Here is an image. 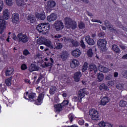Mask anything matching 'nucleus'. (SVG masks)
Segmentation results:
<instances>
[{
  "label": "nucleus",
  "instance_id": "nucleus-1",
  "mask_svg": "<svg viewBox=\"0 0 127 127\" xmlns=\"http://www.w3.org/2000/svg\"><path fill=\"white\" fill-rule=\"evenodd\" d=\"M37 30L39 32L43 33V34H46L49 32L50 30V24L48 23L39 24L36 27Z\"/></svg>",
  "mask_w": 127,
  "mask_h": 127
},
{
  "label": "nucleus",
  "instance_id": "nucleus-2",
  "mask_svg": "<svg viewBox=\"0 0 127 127\" xmlns=\"http://www.w3.org/2000/svg\"><path fill=\"white\" fill-rule=\"evenodd\" d=\"M37 42L38 44H39L40 45L41 44H44L51 49H53L54 48L53 45H52V44H51V42L49 41V40L46 39V38H45L44 37H41L37 40Z\"/></svg>",
  "mask_w": 127,
  "mask_h": 127
},
{
  "label": "nucleus",
  "instance_id": "nucleus-3",
  "mask_svg": "<svg viewBox=\"0 0 127 127\" xmlns=\"http://www.w3.org/2000/svg\"><path fill=\"white\" fill-rule=\"evenodd\" d=\"M65 27L67 28H71V29H75L77 28V23L72 21L71 18L66 17L64 18Z\"/></svg>",
  "mask_w": 127,
  "mask_h": 127
},
{
  "label": "nucleus",
  "instance_id": "nucleus-4",
  "mask_svg": "<svg viewBox=\"0 0 127 127\" xmlns=\"http://www.w3.org/2000/svg\"><path fill=\"white\" fill-rule=\"evenodd\" d=\"M89 115L91 116V119L93 121H98L100 119V115H99V112L95 109L90 110L89 112Z\"/></svg>",
  "mask_w": 127,
  "mask_h": 127
},
{
  "label": "nucleus",
  "instance_id": "nucleus-5",
  "mask_svg": "<svg viewBox=\"0 0 127 127\" xmlns=\"http://www.w3.org/2000/svg\"><path fill=\"white\" fill-rule=\"evenodd\" d=\"M37 11L38 12L36 14V17L37 19L39 20H44L46 18V16L43 9L41 8H38Z\"/></svg>",
  "mask_w": 127,
  "mask_h": 127
},
{
  "label": "nucleus",
  "instance_id": "nucleus-6",
  "mask_svg": "<svg viewBox=\"0 0 127 127\" xmlns=\"http://www.w3.org/2000/svg\"><path fill=\"white\" fill-rule=\"evenodd\" d=\"M17 37L19 38V42L21 43L25 44L27 42H28L29 38L26 34H23L22 33H19L17 35Z\"/></svg>",
  "mask_w": 127,
  "mask_h": 127
},
{
  "label": "nucleus",
  "instance_id": "nucleus-7",
  "mask_svg": "<svg viewBox=\"0 0 127 127\" xmlns=\"http://www.w3.org/2000/svg\"><path fill=\"white\" fill-rule=\"evenodd\" d=\"M54 27L57 31H60V30H62L64 28V25L62 21L57 20L54 23Z\"/></svg>",
  "mask_w": 127,
  "mask_h": 127
},
{
  "label": "nucleus",
  "instance_id": "nucleus-8",
  "mask_svg": "<svg viewBox=\"0 0 127 127\" xmlns=\"http://www.w3.org/2000/svg\"><path fill=\"white\" fill-rule=\"evenodd\" d=\"M44 61L46 62L44 63V64L42 65V67L43 68H46V67L52 66V65H53V63H54V61H53V59L51 58H50V59L45 58Z\"/></svg>",
  "mask_w": 127,
  "mask_h": 127
},
{
  "label": "nucleus",
  "instance_id": "nucleus-9",
  "mask_svg": "<svg viewBox=\"0 0 127 127\" xmlns=\"http://www.w3.org/2000/svg\"><path fill=\"white\" fill-rule=\"evenodd\" d=\"M97 45L100 49H105L107 46V41L104 39H100L97 41Z\"/></svg>",
  "mask_w": 127,
  "mask_h": 127
},
{
  "label": "nucleus",
  "instance_id": "nucleus-10",
  "mask_svg": "<svg viewBox=\"0 0 127 127\" xmlns=\"http://www.w3.org/2000/svg\"><path fill=\"white\" fill-rule=\"evenodd\" d=\"M104 24L105 26L108 28V30H110L111 32H117V29L114 28V26L110 22V21L108 20H105L104 22Z\"/></svg>",
  "mask_w": 127,
  "mask_h": 127
},
{
  "label": "nucleus",
  "instance_id": "nucleus-11",
  "mask_svg": "<svg viewBox=\"0 0 127 127\" xmlns=\"http://www.w3.org/2000/svg\"><path fill=\"white\" fill-rule=\"evenodd\" d=\"M6 25V21L3 19H0V34H2L4 29H5V25Z\"/></svg>",
  "mask_w": 127,
  "mask_h": 127
},
{
  "label": "nucleus",
  "instance_id": "nucleus-12",
  "mask_svg": "<svg viewBox=\"0 0 127 127\" xmlns=\"http://www.w3.org/2000/svg\"><path fill=\"white\" fill-rule=\"evenodd\" d=\"M27 95L29 99V101H35V99H36V94H35V93H31L28 95V92H27L25 94H24V98L25 99H27L26 98Z\"/></svg>",
  "mask_w": 127,
  "mask_h": 127
},
{
  "label": "nucleus",
  "instance_id": "nucleus-13",
  "mask_svg": "<svg viewBox=\"0 0 127 127\" xmlns=\"http://www.w3.org/2000/svg\"><path fill=\"white\" fill-rule=\"evenodd\" d=\"M87 94H88V92H87V89H81L78 91V98H80V99H83V98L85 97V95H87Z\"/></svg>",
  "mask_w": 127,
  "mask_h": 127
},
{
  "label": "nucleus",
  "instance_id": "nucleus-14",
  "mask_svg": "<svg viewBox=\"0 0 127 127\" xmlns=\"http://www.w3.org/2000/svg\"><path fill=\"white\" fill-rule=\"evenodd\" d=\"M29 72H34V71H39V67L33 64H31L29 66Z\"/></svg>",
  "mask_w": 127,
  "mask_h": 127
},
{
  "label": "nucleus",
  "instance_id": "nucleus-15",
  "mask_svg": "<svg viewBox=\"0 0 127 127\" xmlns=\"http://www.w3.org/2000/svg\"><path fill=\"white\" fill-rule=\"evenodd\" d=\"M70 64L71 68H72L73 69H75V68L79 66V61H77L75 59H72L71 60Z\"/></svg>",
  "mask_w": 127,
  "mask_h": 127
},
{
  "label": "nucleus",
  "instance_id": "nucleus-16",
  "mask_svg": "<svg viewBox=\"0 0 127 127\" xmlns=\"http://www.w3.org/2000/svg\"><path fill=\"white\" fill-rule=\"evenodd\" d=\"M47 18L48 21L51 22V21H54L57 19V15H56L55 13H52L50 15L48 16Z\"/></svg>",
  "mask_w": 127,
  "mask_h": 127
},
{
  "label": "nucleus",
  "instance_id": "nucleus-17",
  "mask_svg": "<svg viewBox=\"0 0 127 127\" xmlns=\"http://www.w3.org/2000/svg\"><path fill=\"white\" fill-rule=\"evenodd\" d=\"M12 22L13 23H17L19 20V16L17 13H14L12 15Z\"/></svg>",
  "mask_w": 127,
  "mask_h": 127
},
{
  "label": "nucleus",
  "instance_id": "nucleus-18",
  "mask_svg": "<svg viewBox=\"0 0 127 127\" xmlns=\"http://www.w3.org/2000/svg\"><path fill=\"white\" fill-rule=\"evenodd\" d=\"M71 54L73 57L77 58L81 55V51L79 49H76L71 52Z\"/></svg>",
  "mask_w": 127,
  "mask_h": 127
},
{
  "label": "nucleus",
  "instance_id": "nucleus-19",
  "mask_svg": "<svg viewBox=\"0 0 127 127\" xmlns=\"http://www.w3.org/2000/svg\"><path fill=\"white\" fill-rule=\"evenodd\" d=\"M26 17L28 20H30V22H31V23H33L36 21L35 17L31 14L26 15Z\"/></svg>",
  "mask_w": 127,
  "mask_h": 127
},
{
  "label": "nucleus",
  "instance_id": "nucleus-20",
  "mask_svg": "<svg viewBox=\"0 0 127 127\" xmlns=\"http://www.w3.org/2000/svg\"><path fill=\"white\" fill-rule=\"evenodd\" d=\"M69 56V52L67 51H63L61 53V58L63 59V61H65L67 60Z\"/></svg>",
  "mask_w": 127,
  "mask_h": 127
},
{
  "label": "nucleus",
  "instance_id": "nucleus-21",
  "mask_svg": "<svg viewBox=\"0 0 127 127\" xmlns=\"http://www.w3.org/2000/svg\"><path fill=\"white\" fill-rule=\"evenodd\" d=\"M54 108L56 113H60V112L63 110V106L61 104L55 105Z\"/></svg>",
  "mask_w": 127,
  "mask_h": 127
},
{
  "label": "nucleus",
  "instance_id": "nucleus-22",
  "mask_svg": "<svg viewBox=\"0 0 127 127\" xmlns=\"http://www.w3.org/2000/svg\"><path fill=\"white\" fill-rule=\"evenodd\" d=\"M81 77H82V73L80 71H77L74 73L73 78L75 82H79Z\"/></svg>",
  "mask_w": 127,
  "mask_h": 127
},
{
  "label": "nucleus",
  "instance_id": "nucleus-23",
  "mask_svg": "<svg viewBox=\"0 0 127 127\" xmlns=\"http://www.w3.org/2000/svg\"><path fill=\"white\" fill-rule=\"evenodd\" d=\"M85 41L89 44V45H94L95 44V41L90 36H87L85 37Z\"/></svg>",
  "mask_w": 127,
  "mask_h": 127
},
{
  "label": "nucleus",
  "instance_id": "nucleus-24",
  "mask_svg": "<svg viewBox=\"0 0 127 127\" xmlns=\"http://www.w3.org/2000/svg\"><path fill=\"white\" fill-rule=\"evenodd\" d=\"M109 102H110V99L109 97L107 96H105L101 100V105H102V106H106V105H107Z\"/></svg>",
  "mask_w": 127,
  "mask_h": 127
},
{
  "label": "nucleus",
  "instance_id": "nucleus-25",
  "mask_svg": "<svg viewBox=\"0 0 127 127\" xmlns=\"http://www.w3.org/2000/svg\"><path fill=\"white\" fill-rule=\"evenodd\" d=\"M88 69H89L90 72H93L94 73H97V71H98V68H97V66H96V65H94V64L89 65V66L88 67Z\"/></svg>",
  "mask_w": 127,
  "mask_h": 127
},
{
  "label": "nucleus",
  "instance_id": "nucleus-26",
  "mask_svg": "<svg viewBox=\"0 0 127 127\" xmlns=\"http://www.w3.org/2000/svg\"><path fill=\"white\" fill-rule=\"evenodd\" d=\"M43 98H44V93H42L39 94L37 99L38 102H35V104L36 105H40V103H41V102L43 100Z\"/></svg>",
  "mask_w": 127,
  "mask_h": 127
},
{
  "label": "nucleus",
  "instance_id": "nucleus-27",
  "mask_svg": "<svg viewBox=\"0 0 127 127\" xmlns=\"http://www.w3.org/2000/svg\"><path fill=\"white\" fill-rule=\"evenodd\" d=\"M3 19H8L9 18V13H8V9H6L3 12Z\"/></svg>",
  "mask_w": 127,
  "mask_h": 127
},
{
  "label": "nucleus",
  "instance_id": "nucleus-28",
  "mask_svg": "<svg viewBox=\"0 0 127 127\" xmlns=\"http://www.w3.org/2000/svg\"><path fill=\"white\" fill-rule=\"evenodd\" d=\"M55 5H56V3L54 1L50 0L47 2V7H48V8L54 7Z\"/></svg>",
  "mask_w": 127,
  "mask_h": 127
},
{
  "label": "nucleus",
  "instance_id": "nucleus-29",
  "mask_svg": "<svg viewBox=\"0 0 127 127\" xmlns=\"http://www.w3.org/2000/svg\"><path fill=\"white\" fill-rule=\"evenodd\" d=\"M54 46L55 47L54 49H61L63 47V44L62 43L57 42L54 43Z\"/></svg>",
  "mask_w": 127,
  "mask_h": 127
},
{
  "label": "nucleus",
  "instance_id": "nucleus-30",
  "mask_svg": "<svg viewBox=\"0 0 127 127\" xmlns=\"http://www.w3.org/2000/svg\"><path fill=\"white\" fill-rule=\"evenodd\" d=\"M112 50L115 53L119 54L121 53V50L119 47H118V46L117 45H112Z\"/></svg>",
  "mask_w": 127,
  "mask_h": 127
},
{
  "label": "nucleus",
  "instance_id": "nucleus-31",
  "mask_svg": "<svg viewBox=\"0 0 127 127\" xmlns=\"http://www.w3.org/2000/svg\"><path fill=\"white\" fill-rule=\"evenodd\" d=\"M14 70L13 68L10 67L9 68H7V70L5 71V75L7 77L8 76H10L12 73H13V71Z\"/></svg>",
  "mask_w": 127,
  "mask_h": 127
},
{
  "label": "nucleus",
  "instance_id": "nucleus-32",
  "mask_svg": "<svg viewBox=\"0 0 127 127\" xmlns=\"http://www.w3.org/2000/svg\"><path fill=\"white\" fill-rule=\"evenodd\" d=\"M97 76L98 82H102L104 80L105 76L103 73H98Z\"/></svg>",
  "mask_w": 127,
  "mask_h": 127
},
{
  "label": "nucleus",
  "instance_id": "nucleus-33",
  "mask_svg": "<svg viewBox=\"0 0 127 127\" xmlns=\"http://www.w3.org/2000/svg\"><path fill=\"white\" fill-rule=\"evenodd\" d=\"M56 90H57V88H56V86H51L50 89V94L52 96H53L55 93H56Z\"/></svg>",
  "mask_w": 127,
  "mask_h": 127
},
{
  "label": "nucleus",
  "instance_id": "nucleus-34",
  "mask_svg": "<svg viewBox=\"0 0 127 127\" xmlns=\"http://www.w3.org/2000/svg\"><path fill=\"white\" fill-rule=\"evenodd\" d=\"M99 89L101 91H102V90H105V91L109 90V87H108V86H107L104 83H102V84H101L99 87Z\"/></svg>",
  "mask_w": 127,
  "mask_h": 127
},
{
  "label": "nucleus",
  "instance_id": "nucleus-35",
  "mask_svg": "<svg viewBox=\"0 0 127 127\" xmlns=\"http://www.w3.org/2000/svg\"><path fill=\"white\" fill-rule=\"evenodd\" d=\"M119 105L122 108H125L127 105V101L121 100L120 102Z\"/></svg>",
  "mask_w": 127,
  "mask_h": 127
},
{
  "label": "nucleus",
  "instance_id": "nucleus-36",
  "mask_svg": "<svg viewBox=\"0 0 127 127\" xmlns=\"http://www.w3.org/2000/svg\"><path fill=\"white\" fill-rule=\"evenodd\" d=\"M11 79H12V77H10L5 80V83L6 86H10V85H11Z\"/></svg>",
  "mask_w": 127,
  "mask_h": 127
},
{
  "label": "nucleus",
  "instance_id": "nucleus-37",
  "mask_svg": "<svg viewBox=\"0 0 127 127\" xmlns=\"http://www.w3.org/2000/svg\"><path fill=\"white\" fill-rule=\"evenodd\" d=\"M16 3L19 6H21L24 3V0H16Z\"/></svg>",
  "mask_w": 127,
  "mask_h": 127
},
{
  "label": "nucleus",
  "instance_id": "nucleus-38",
  "mask_svg": "<svg viewBox=\"0 0 127 127\" xmlns=\"http://www.w3.org/2000/svg\"><path fill=\"white\" fill-rule=\"evenodd\" d=\"M87 69H88V64H87V63H85L84 65L82 67L81 70L82 72H85V71H86Z\"/></svg>",
  "mask_w": 127,
  "mask_h": 127
},
{
  "label": "nucleus",
  "instance_id": "nucleus-39",
  "mask_svg": "<svg viewBox=\"0 0 127 127\" xmlns=\"http://www.w3.org/2000/svg\"><path fill=\"white\" fill-rule=\"evenodd\" d=\"M94 53H93V52L92 51L91 49H89L87 51V55L89 56V57H92L93 56Z\"/></svg>",
  "mask_w": 127,
  "mask_h": 127
},
{
  "label": "nucleus",
  "instance_id": "nucleus-40",
  "mask_svg": "<svg viewBox=\"0 0 127 127\" xmlns=\"http://www.w3.org/2000/svg\"><path fill=\"white\" fill-rule=\"evenodd\" d=\"M114 85H115V82L113 80L109 81L107 82V86H108V87H112L114 86Z\"/></svg>",
  "mask_w": 127,
  "mask_h": 127
},
{
  "label": "nucleus",
  "instance_id": "nucleus-41",
  "mask_svg": "<svg viewBox=\"0 0 127 127\" xmlns=\"http://www.w3.org/2000/svg\"><path fill=\"white\" fill-rule=\"evenodd\" d=\"M78 27L80 28V29H83L85 27V24L82 22H80L78 24Z\"/></svg>",
  "mask_w": 127,
  "mask_h": 127
},
{
  "label": "nucleus",
  "instance_id": "nucleus-42",
  "mask_svg": "<svg viewBox=\"0 0 127 127\" xmlns=\"http://www.w3.org/2000/svg\"><path fill=\"white\" fill-rule=\"evenodd\" d=\"M73 100L74 102H79L81 103L82 102V99H81L80 97H79V95L77 97H74Z\"/></svg>",
  "mask_w": 127,
  "mask_h": 127
},
{
  "label": "nucleus",
  "instance_id": "nucleus-43",
  "mask_svg": "<svg viewBox=\"0 0 127 127\" xmlns=\"http://www.w3.org/2000/svg\"><path fill=\"white\" fill-rule=\"evenodd\" d=\"M23 54L25 56H27V55H29L30 54V52L28 51V50H24L23 52Z\"/></svg>",
  "mask_w": 127,
  "mask_h": 127
},
{
  "label": "nucleus",
  "instance_id": "nucleus-44",
  "mask_svg": "<svg viewBox=\"0 0 127 127\" xmlns=\"http://www.w3.org/2000/svg\"><path fill=\"white\" fill-rule=\"evenodd\" d=\"M12 39H13V40H15V41H18V42H19V38L16 37V36L15 35V34L14 33L12 34Z\"/></svg>",
  "mask_w": 127,
  "mask_h": 127
},
{
  "label": "nucleus",
  "instance_id": "nucleus-45",
  "mask_svg": "<svg viewBox=\"0 0 127 127\" xmlns=\"http://www.w3.org/2000/svg\"><path fill=\"white\" fill-rule=\"evenodd\" d=\"M71 43L73 46L78 47L79 45V43L78 42H77V41H76V40H73Z\"/></svg>",
  "mask_w": 127,
  "mask_h": 127
},
{
  "label": "nucleus",
  "instance_id": "nucleus-46",
  "mask_svg": "<svg viewBox=\"0 0 127 127\" xmlns=\"http://www.w3.org/2000/svg\"><path fill=\"white\" fill-rule=\"evenodd\" d=\"M116 88L119 90H123V89H124V86H123V84L119 83L116 85Z\"/></svg>",
  "mask_w": 127,
  "mask_h": 127
},
{
  "label": "nucleus",
  "instance_id": "nucleus-47",
  "mask_svg": "<svg viewBox=\"0 0 127 127\" xmlns=\"http://www.w3.org/2000/svg\"><path fill=\"white\" fill-rule=\"evenodd\" d=\"M5 2L9 6L12 5V0H5Z\"/></svg>",
  "mask_w": 127,
  "mask_h": 127
},
{
  "label": "nucleus",
  "instance_id": "nucleus-48",
  "mask_svg": "<svg viewBox=\"0 0 127 127\" xmlns=\"http://www.w3.org/2000/svg\"><path fill=\"white\" fill-rule=\"evenodd\" d=\"M68 104H69V101L64 100L61 104L62 105V106H63V107H64V106H66V105H68Z\"/></svg>",
  "mask_w": 127,
  "mask_h": 127
},
{
  "label": "nucleus",
  "instance_id": "nucleus-49",
  "mask_svg": "<svg viewBox=\"0 0 127 127\" xmlns=\"http://www.w3.org/2000/svg\"><path fill=\"white\" fill-rule=\"evenodd\" d=\"M111 79H113V74H108L106 77V80H111Z\"/></svg>",
  "mask_w": 127,
  "mask_h": 127
},
{
  "label": "nucleus",
  "instance_id": "nucleus-50",
  "mask_svg": "<svg viewBox=\"0 0 127 127\" xmlns=\"http://www.w3.org/2000/svg\"><path fill=\"white\" fill-rule=\"evenodd\" d=\"M21 70H26L27 69V66L25 64H23L21 66Z\"/></svg>",
  "mask_w": 127,
  "mask_h": 127
},
{
  "label": "nucleus",
  "instance_id": "nucleus-51",
  "mask_svg": "<svg viewBox=\"0 0 127 127\" xmlns=\"http://www.w3.org/2000/svg\"><path fill=\"white\" fill-rule=\"evenodd\" d=\"M2 8H3V2L0 0V12L2 10Z\"/></svg>",
  "mask_w": 127,
  "mask_h": 127
},
{
  "label": "nucleus",
  "instance_id": "nucleus-52",
  "mask_svg": "<svg viewBox=\"0 0 127 127\" xmlns=\"http://www.w3.org/2000/svg\"><path fill=\"white\" fill-rule=\"evenodd\" d=\"M68 118L70 121V123H72L73 122V119H74V116L72 114H69L68 115Z\"/></svg>",
  "mask_w": 127,
  "mask_h": 127
},
{
  "label": "nucleus",
  "instance_id": "nucleus-53",
  "mask_svg": "<svg viewBox=\"0 0 127 127\" xmlns=\"http://www.w3.org/2000/svg\"><path fill=\"white\" fill-rule=\"evenodd\" d=\"M110 70V69H109L106 67H104L102 72L103 73H108V72H109Z\"/></svg>",
  "mask_w": 127,
  "mask_h": 127
},
{
  "label": "nucleus",
  "instance_id": "nucleus-54",
  "mask_svg": "<svg viewBox=\"0 0 127 127\" xmlns=\"http://www.w3.org/2000/svg\"><path fill=\"white\" fill-rule=\"evenodd\" d=\"M105 124H106V123L104 122H101L99 123L98 126H99L100 127H105Z\"/></svg>",
  "mask_w": 127,
  "mask_h": 127
},
{
  "label": "nucleus",
  "instance_id": "nucleus-55",
  "mask_svg": "<svg viewBox=\"0 0 127 127\" xmlns=\"http://www.w3.org/2000/svg\"><path fill=\"white\" fill-rule=\"evenodd\" d=\"M40 58H42V57H41V54H37L36 56H35L34 57V59H40Z\"/></svg>",
  "mask_w": 127,
  "mask_h": 127
},
{
  "label": "nucleus",
  "instance_id": "nucleus-56",
  "mask_svg": "<svg viewBox=\"0 0 127 127\" xmlns=\"http://www.w3.org/2000/svg\"><path fill=\"white\" fill-rule=\"evenodd\" d=\"M91 21H92V22H98V23H100L101 24H102V21L100 20L92 19Z\"/></svg>",
  "mask_w": 127,
  "mask_h": 127
},
{
  "label": "nucleus",
  "instance_id": "nucleus-57",
  "mask_svg": "<svg viewBox=\"0 0 127 127\" xmlns=\"http://www.w3.org/2000/svg\"><path fill=\"white\" fill-rule=\"evenodd\" d=\"M105 66L103 65H99L98 69L100 72H103V70H104V68Z\"/></svg>",
  "mask_w": 127,
  "mask_h": 127
},
{
  "label": "nucleus",
  "instance_id": "nucleus-58",
  "mask_svg": "<svg viewBox=\"0 0 127 127\" xmlns=\"http://www.w3.org/2000/svg\"><path fill=\"white\" fill-rule=\"evenodd\" d=\"M65 40H66V41H67V42H71V43H72V42H73V41L74 40H73L71 38H67L65 39Z\"/></svg>",
  "mask_w": 127,
  "mask_h": 127
},
{
  "label": "nucleus",
  "instance_id": "nucleus-59",
  "mask_svg": "<svg viewBox=\"0 0 127 127\" xmlns=\"http://www.w3.org/2000/svg\"><path fill=\"white\" fill-rule=\"evenodd\" d=\"M104 127H113V125L110 124V123H106Z\"/></svg>",
  "mask_w": 127,
  "mask_h": 127
},
{
  "label": "nucleus",
  "instance_id": "nucleus-60",
  "mask_svg": "<svg viewBox=\"0 0 127 127\" xmlns=\"http://www.w3.org/2000/svg\"><path fill=\"white\" fill-rule=\"evenodd\" d=\"M80 46H81V47H82L83 49L85 47V44L84 43V41H83V40L80 41Z\"/></svg>",
  "mask_w": 127,
  "mask_h": 127
},
{
  "label": "nucleus",
  "instance_id": "nucleus-61",
  "mask_svg": "<svg viewBox=\"0 0 127 127\" xmlns=\"http://www.w3.org/2000/svg\"><path fill=\"white\" fill-rule=\"evenodd\" d=\"M99 37H104L105 34L104 32H100L98 34Z\"/></svg>",
  "mask_w": 127,
  "mask_h": 127
},
{
  "label": "nucleus",
  "instance_id": "nucleus-62",
  "mask_svg": "<svg viewBox=\"0 0 127 127\" xmlns=\"http://www.w3.org/2000/svg\"><path fill=\"white\" fill-rule=\"evenodd\" d=\"M78 124L79 125H80V126H83V125H84V120H80L78 121Z\"/></svg>",
  "mask_w": 127,
  "mask_h": 127
},
{
  "label": "nucleus",
  "instance_id": "nucleus-63",
  "mask_svg": "<svg viewBox=\"0 0 127 127\" xmlns=\"http://www.w3.org/2000/svg\"><path fill=\"white\" fill-rule=\"evenodd\" d=\"M60 38H61V35L60 34H57L54 37V38H57V39H59Z\"/></svg>",
  "mask_w": 127,
  "mask_h": 127
},
{
  "label": "nucleus",
  "instance_id": "nucleus-64",
  "mask_svg": "<svg viewBox=\"0 0 127 127\" xmlns=\"http://www.w3.org/2000/svg\"><path fill=\"white\" fill-rule=\"evenodd\" d=\"M119 46L122 49H123V50H125V49L126 48V46H125L124 45H120Z\"/></svg>",
  "mask_w": 127,
  "mask_h": 127
}]
</instances>
